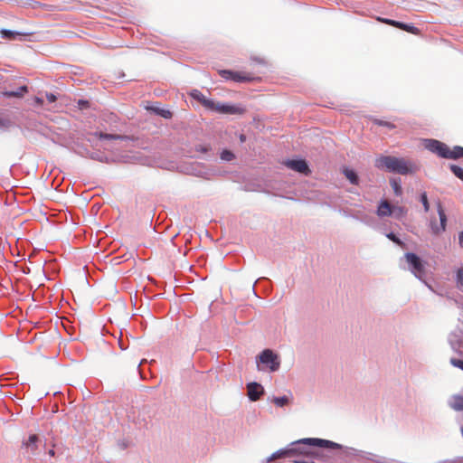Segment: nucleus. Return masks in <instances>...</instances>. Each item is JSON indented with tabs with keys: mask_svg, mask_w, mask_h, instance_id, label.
<instances>
[{
	"mask_svg": "<svg viewBox=\"0 0 463 463\" xmlns=\"http://www.w3.org/2000/svg\"><path fill=\"white\" fill-rule=\"evenodd\" d=\"M375 166L400 175L414 174L419 170L416 164L405 158L392 156H381L375 160Z\"/></svg>",
	"mask_w": 463,
	"mask_h": 463,
	"instance_id": "1",
	"label": "nucleus"
},
{
	"mask_svg": "<svg viewBox=\"0 0 463 463\" xmlns=\"http://www.w3.org/2000/svg\"><path fill=\"white\" fill-rule=\"evenodd\" d=\"M191 97L200 102L203 107L210 110L217 111L223 114H243L245 109L240 107L216 103L212 99H207L201 91L194 90L191 92Z\"/></svg>",
	"mask_w": 463,
	"mask_h": 463,
	"instance_id": "2",
	"label": "nucleus"
},
{
	"mask_svg": "<svg viewBox=\"0 0 463 463\" xmlns=\"http://www.w3.org/2000/svg\"><path fill=\"white\" fill-rule=\"evenodd\" d=\"M219 74L224 80H232L235 82H250V81H254L256 80H260V78L253 77L250 73L241 72V71H230V70H221V71H219Z\"/></svg>",
	"mask_w": 463,
	"mask_h": 463,
	"instance_id": "3",
	"label": "nucleus"
},
{
	"mask_svg": "<svg viewBox=\"0 0 463 463\" xmlns=\"http://www.w3.org/2000/svg\"><path fill=\"white\" fill-rule=\"evenodd\" d=\"M424 146L429 151L436 154L439 157L447 158V154L449 153V146L445 143L437 140V139H425Z\"/></svg>",
	"mask_w": 463,
	"mask_h": 463,
	"instance_id": "4",
	"label": "nucleus"
},
{
	"mask_svg": "<svg viewBox=\"0 0 463 463\" xmlns=\"http://www.w3.org/2000/svg\"><path fill=\"white\" fill-rule=\"evenodd\" d=\"M260 362L269 365L270 371L275 372L279 368L278 356L269 349L264 350L259 356Z\"/></svg>",
	"mask_w": 463,
	"mask_h": 463,
	"instance_id": "5",
	"label": "nucleus"
},
{
	"mask_svg": "<svg viewBox=\"0 0 463 463\" xmlns=\"http://www.w3.org/2000/svg\"><path fill=\"white\" fill-rule=\"evenodd\" d=\"M437 209L439 216V224H437V222L434 221L430 222L431 231L436 235L445 231L447 222V216L440 202L438 203Z\"/></svg>",
	"mask_w": 463,
	"mask_h": 463,
	"instance_id": "6",
	"label": "nucleus"
},
{
	"mask_svg": "<svg viewBox=\"0 0 463 463\" xmlns=\"http://www.w3.org/2000/svg\"><path fill=\"white\" fill-rule=\"evenodd\" d=\"M405 259L407 262L411 266V271L415 274V276L420 278L424 274V265L415 253H406Z\"/></svg>",
	"mask_w": 463,
	"mask_h": 463,
	"instance_id": "7",
	"label": "nucleus"
},
{
	"mask_svg": "<svg viewBox=\"0 0 463 463\" xmlns=\"http://www.w3.org/2000/svg\"><path fill=\"white\" fill-rule=\"evenodd\" d=\"M297 444H308L327 449H339L340 445L330 440L321 439H302L296 442Z\"/></svg>",
	"mask_w": 463,
	"mask_h": 463,
	"instance_id": "8",
	"label": "nucleus"
},
{
	"mask_svg": "<svg viewBox=\"0 0 463 463\" xmlns=\"http://www.w3.org/2000/svg\"><path fill=\"white\" fill-rule=\"evenodd\" d=\"M377 21L382 22L386 24H389V25H392V26H394L396 28L404 30L412 34L420 33V30L411 24H403V23H401L398 21L392 20V19L381 18V17H377Z\"/></svg>",
	"mask_w": 463,
	"mask_h": 463,
	"instance_id": "9",
	"label": "nucleus"
},
{
	"mask_svg": "<svg viewBox=\"0 0 463 463\" xmlns=\"http://www.w3.org/2000/svg\"><path fill=\"white\" fill-rule=\"evenodd\" d=\"M285 165L298 173L304 174L308 175L311 171L305 160H288L285 163Z\"/></svg>",
	"mask_w": 463,
	"mask_h": 463,
	"instance_id": "10",
	"label": "nucleus"
},
{
	"mask_svg": "<svg viewBox=\"0 0 463 463\" xmlns=\"http://www.w3.org/2000/svg\"><path fill=\"white\" fill-rule=\"evenodd\" d=\"M248 396L251 401H257L263 394V388L257 383H250L247 385Z\"/></svg>",
	"mask_w": 463,
	"mask_h": 463,
	"instance_id": "11",
	"label": "nucleus"
},
{
	"mask_svg": "<svg viewBox=\"0 0 463 463\" xmlns=\"http://www.w3.org/2000/svg\"><path fill=\"white\" fill-rule=\"evenodd\" d=\"M376 213L381 218L391 216L392 214V206L387 200H383L377 208Z\"/></svg>",
	"mask_w": 463,
	"mask_h": 463,
	"instance_id": "12",
	"label": "nucleus"
},
{
	"mask_svg": "<svg viewBox=\"0 0 463 463\" xmlns=\"http://www.w3.org/2000/svg\"><path fill=\"white\" fill-rule=\"evenodd\" d=\"M296 452L295 449H280L276 452H274L268 459L269 462L273 461L278 458H286L288 456L294 455Z\"/></svg>",
	"mask_w": 463,
	"mask_h": 463,
	"instance_id": "13",
	"label": "nucleus"
},
{
	"mask_svg": "<svg viewBox=\"0 0 463 463\" xmlns=\"http://www.w3.org/2000/svg\"><path fill=\"white\" fill-rule=\"evenodd\" d=\"M463 157V147L459 146H455L450 148L449 146V153L447 154V159H458Z\"/></svg>",
	"mask_w": 463,
	"mask_h": 463,
	"instance_id": "14",
	"label": "nucleus"
},
{
	"mask_svg": "<svg viewBox=\"0 0 463 463\" xmlns=\"http://www.w3.org/2000/svg\"><path fill=\"white\" fill-rule=\"evenodd\" d=\"M27 92H28L27 86H21L15 91H4L3 95L6 98H22Z\"/></svg>",
	"mask_w": 463,
	"mask_h": 463,
	"instance_id": "15",
	"label": "nucleus"
},
{
	"mask_svg": "<svg viewBox=\"0 0 463 463\" xmlns=\"http://www.w3.org/2000/svg\"><path fill=\"white\" fill-rule=\"evenodd\" d=\"M1 34L4 38L8 40H14L16 36H27L32 35V33H20V32H13L10 30L3 29L1 30Z\"/></svg>",
	"mask_w": 463,
	"mask_h": 463,
	"instance_id": "16",
	"label": "nucleus"
},
{
	"mask_svg": "<svg viewBox=\"0 0 463 463\" xmlns=\"http://www.w3.org/2000/svg\"><path fill=\"white\" fill-rule=\"evenodd\" d=\"M37 435L32 434L29 436L28 439L24 444L27 448V449H29L32 453H34L37 449Z\"/></svg>",
	"mask_w": 463,
	"mask_h": 463,
	"instance_id": "17",
	"label": "nucleus"
},
{
	"mask_svg": "<svg viewBox=\"0 0 463 463\" xmlns=\"http://www.w3.org/2000/svg\"><path fill=\"white\" fill-rule=\"evenodd\" d=\"M344 174H345V177L350 181L351 184H358V181H359L358 175H356V173L354 170L345 168L344 170Z\"/></svg>",
	"mask_w": 463,
	"mask_h": 463,
	"instance_id": "18",
	"label": "nucleus"
},
{
	"mask_svg": "<svg viewBox=\"0 0 463 463\" xmlns=\"http://www.w3.org/2000/svg\"><path fill=\"white\" fill-rule=\"evenodd\" d=\"M450 406L456 411H463V396H454Z\"/></svg>",
	"mask_w": 463,
	"mask_h": 463,
	"instance_id": "19",
	"label": "nucleus"
},
{
	"mask_svg": "<svg viewBox=\"0 0 463 463\" xmlns=\"http://www.w3.org/2000/svg\"><path fill=\"white\" fill-rule=\"evenodd\" d=\"M390 184H391L392 188L393 189L394 194L397 196H401L402 194V188L400 184V181H398L396 179H392Z\"/></svg>",
	"mask_w": 463,
	"mask_h": 463,
	"instance_id": "20",
	"label": "nucleus"
},
{
	"mask_svg": "<svg viewBox=\"0 0 463 463\" xmlns=\"http://www.w3.org/2000/svg\"><path fill=\"white\" fill-rule=\"evenodd\" d=\"M157 115H160L161 117H163L164 118H171L173 114L170 110L168 109H159V108H155V109H152Z\"/></svg>",
	"mask_w": 463,
	"mask_h": 463,
	"instance_id": "21",
	"label": "nucleus"
},
{
	"mask_svg": "<svg viewBox=\"0 0 463 463\" xmlns=\"http://www.w3.org/2000/svg\"><path fill=\"white\" fill-rule=\"evenodd\" d=\"M373 122L375 125L382 126V127H386V128H388L390 129L395 128V125L393 123H392V122H389V121H385V120H382V119H378V118H373Z\"/></svg>",
	"mask_w": 463,
	"mask_h": 463,
	"instance_id": "22",
	"label": "nucleus"
},
{
	"mask_svg": "<svg viewBox=\"0 0 463 463\" xmlns=\"http://www.w3.org/2000/svg\"><path fill=\"white\" fill-rule=\"evenodd\" d=\"M451 172L460 180L463 181V168L456 165H450Z\"/></svg>",
	"mask_w": 463,
	"mask_h": 463,
	"instance_id": "23",
	"label": "nucleus"
},
{
	"mask_svg": "<svg viewBox=\"0 0 463 463\" xmlns=\"http://www.w3.org/2000/svg\"><path fill=\"white\" fill-rule=\"evenodd\" d=\"M407 211L402 206H393L392 207V213L396 218H402L406 214Z\"/></svg>",
	"mask_w": 463,
	"mask_h": 463,
	"instance_id": "24",
	"label": "nucleus"
},
{
	"mask_svg": "<svg viewBox=\"0 0 463 463\" xmlns=\"http://www.w3.org/2000/svg\"><path fill=\"white\" fill-rule=\"evenodd\" d=\"M273 402L279 407H283L288 403V398L287 396L275 397Z\"/></svg>",
	"mask_w": 463,
	"mask_h": 463,
	"instance_id": "25",
	"label": "nucleus"
},
{
	"mask_svg": "<svg viewBox=\"0 0 463 463\" xmlns=\"http://www.w3.org/2000/svg\"><path fill=\"white\" fill-rule=\"evenodd\" d=\"M457 287L458 288H463V268H460L457 271Z\"/></svg>",
	"mask_w": 463,
	"mask_h": 463,
	"instance_id": "26",
	"label": "nucleus"
},
{
	"mask_svg": "<svg viewBox=\"0 0 463 463\" xmlns=\"http://www.w3.org/2000/svg\"><path fill=\"white\" fill-rule=\"evenodd\" d=\"M221 158L225 161H231L234 158V155L229 150H223L221 154Z\"/></svg>",
	"mask_w": 463,
	"mask_h": 463,
	"instance_id": "27",
	"label": "nucleus"
},
{
	"mask_svg": "<svg viewBox=\"0 0 463 463\" xmlns=\"http://www.w3.org/2000/svg\"><path fill=\"white\" fill-rule=\"evenodd\" d=\"M387 238L401 247L404 246V243L392 232L388 233Z\"/></svg>",
	"mask_w": 463,
	"mask_h": 463,
	"instance_id": "28",
	"label": "nucleus"
},
{
	"mask_svg": "<svg viewBox=\"0 0 463 463\" xmlns=\"http://www.w3.org/2000/svg\"><path fill=\"white\" fill-rule=\"evenodd\" d=\"M420 201L423 204V207H424V210L425 212H429L430 210V203H429V201H428V197H427V194L426 193H423L421 195H420Z\"/></svg>",
	"mask_w": 463,
	"mask_h": 463,
	"instance_id": "29",
	"label": "nucleus"
},
{
	"mask_svg": "<svg viewBox=\"0 0 463 463\" xmlns=\"http://www.w3.org/2000/svg\"><path fill=\"white\" fill-rule=\"evenodd\" d=\"M451 364H453L455 367L460 368L463 370V361L456 358L450 359Z\"/></svg>",
	"mask_w": 463,
	"mask_h": 463,
	"instance_id": "30",
	"label": "nucleus"
},
{
	"mask_svg": "<svg viewBox=\"0 0 463 463\" xmlns=\"http://www.w3.org/2000/svg\"><path fill=\"white\" fill-rule=\"evenodd\" d=\"M210 150V147L208 146L204 145H198L195 146V151L200 153H207Z\"/></svg>",
	"mask_w": 463,
	"mask_h": 463,
	"instance_id": "31",
	"label": "nucleus"
},
{
	"mask_svg": "<svg viewBox=\"0 0 463 463\" xmlns=\"http://www.w3.org/2000/svg\"><path fill=\"white\" fill-rule=\"evenodd\" d=\"M99 138H106V139H117V138H119V136H117V135H111V134H103V133H100L99 135Z\"/></svg>",
	"mask_w": 463,
	"mask_h": 463,
	"instance_id": "32",
	"label": "nucleus"
},
{
	"mask_svg": "<svg viewBox=\"0 0 463 463\" xmlns=\"http://www.w3.org/2000/svg\"><path fill=\"white\" fill-rule=\"evenodd\" d=\"M46 98H47L48 101L51 103L54 102L57 99L56 96L52 93H47Z\"/></svg>",
	"mask_w": 463,
	"mask_h": 463,
	"instance_id": "33",
	"label": "nucleus"
},
{
	"mask_svg": "<svg viewBox=\"0 0 463 463\" xmlns=\"http://www.w3.org/2000/svg\"><path fill=\"white\" fill-rule=\"evenodd\" d=\"M34 102L38 105V106H42L43 104V99L42 98H39V97H35L34 98Z\"/></svg>",
	"mask_w": 463,
	"mask_h": 463,
	"instance_id": "34",
	"label": "nucleus"
},
{
	"mask_svg": "<svg viewBox=\"0 0 463 463\" xmlns=\"http://www.w3.org/2000/svg\"><path fill=\"white\" fill-rule=\"evenodd\" d=\"M458 241L461 247H463V232H460L458 234Z\"/></svg>",
	"mask_w": 463,
	"mask_h": 463,
	"instance_id": "35",
	"label": "nucleus"
},
{
	"mask_svg": "<svg viewBox=\"0 0 463 463\" xmlns=\"http://www.w3.org/2000/svg\"><path fill=\"white\" fill-rule=\"evenodd\" d=\"M3 126H5V122H4V120L0 118V127H3Z\"/></svg>",
	"mask_w": 463,
	"mask_h": 463,
	"instance_id": "36",
	"label": "nucleus"
},
{
	"mask_svg": "<svg viewBox=\"0 0 463 463\" xmlns=\"http://www.w3.org/2000/svg\"><path fill=\"white\" fill-rule=\"evenodd\" d=\"M49 455H50V456H54V450H53V449H51V450L49 451Z\"/></svg>",
	"mask_w": 463,
	"mask_h": 463,
	"instance_id": "37",
	"label": "nucleus"
},
{
	"mask_svg": "<svg viewBox=\"0 0 463 463\" xmlns=\"http://www.w3.org/2000/svg\"><path fill=\"white\" fill-rule=\"evenodd\" d=\"M241 141L243 142L245 140V137L243 135L241 136Z\"/></svg>",
	"mask_w": 463,
	"mask_h": 463,
	"instance_id": "38",
	"label": "nucleus"
}]
</instances>
